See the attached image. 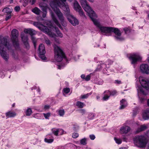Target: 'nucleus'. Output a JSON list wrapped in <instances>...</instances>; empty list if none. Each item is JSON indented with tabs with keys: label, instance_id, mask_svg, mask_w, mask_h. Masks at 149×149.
Listing matches in <instances>:
<instances>
[{
	"label": "nucleus",
	"instance_id": "1",
	"mask_svg": "<svg viewBox=\"0 0 149 149\" xmlns=\"http://www.w3.org/2000/svg\"><path fill=\"white\" fill-rule=\"evenodd\" d=\"M62 3H61L59 0H52L50 2V5L57 15L59 19L62 23L64 21V18L60 10L58 8V6L62 8L65 11L68 12L69 9L68 6L65 2L66 0H61Z\"/></svg>",
	"mask_w": 149,
	"mask_h": 149
},
{
	"label": "nucleus",
	"instance_id": "2",
	"mask_svg": "<svg viewBox=\"0 0 149 149\" xmlns=\"http://www.w3.org/2000/svg\"><path fill=\"white\" fill-rule=\"evenodd\" d=\"M54 58L56 61L60 62L63 58L66 61H67V58L64 51L61 47H54Z\"/></svg>",
	"mask_w": 149,
	"mask_h": 149
},
{
	"label": "nucleus",
	"instance_id": "3",
	"mask_svg": "<svg viewBox=\"0 0 149 149\" xmlns=\"http://www.w3.org/2000/svg\"><path fill=\"white\" fill-rule=\"evenodd\" d=\"M134 144L139 148H144L148 143L146 137L143 135H139L133 139Z\"/></svg>",
	"mask_w": 149,
	"mask_h": 149
},
{
	"label": "nucleus",
	"instance_id": "4",
	"mask_svg": "<svg viewBox=\"0 0 149 149\" xmlns=\"http://www.w3.org/2000/svg\"><path fill=\"white\" fill-rule=\"evenodd\" d=\"M82 7L84 10L88 13L91 18L93 17H97V15L92 9L91 7L87 4L86 0H79Z\"/></svg>",
	"mask_w": 149,
	"mask_h": 149
},
{
	"label": "nucleus",
	"instance_id": "5",
	"mask_svg": "<svg viewBox=\"0 0 149 149\" xmlns=\"http://www.w3.org/2000/svg\"><path fill=\"white\" fill-rule=\"evenodd\" d=\"M95 17H93L91 19L93 22L94 24L98 27L101 32L105 34L110 33H111V27H107L102 26L98 22Z\"/></svg>",
	"mask_w": 149,
	"mask_h": 149
},
{
	"label": "nucleus",
	"instance_id": "6",
	"mask_svg": "<svg viewBox=\"0 0 149 149\" xmlns=\"http://www.w3.org/2000/svg\"><path fill=\"white\" fill-rule=\"evenodd\" d=\"M12 47H0V54L2 57L6 61H7L9 58V55L6 52V51L7 49L13 55L14 52L11 49Z\"/></svg>",
	"mask_w": 149,
	"mask_h": 149
},
{
	"label": "nucleus",
	"instance_id": "7",
	"mask_svg": "<svg viewBox=\"0 0 149 149\" xmlns=\"http://www.w3.org/2000/svg\"><path fill=\"white\" fill-rule=\"evenodd\" d=\"M11 39L13 44L16 47H18L19 46V43L17 38L19 35L18 31L16 29H13L11 31Z\"/></svg>",
	"mask_w": 149,
	"mask_h": 149
},
{
	"label": "nucleus",
	"instance_id": "8",
	"mask_svg": "<svg viewBox=\"0 0 149 149\" xmlns=\"http://www.w3.org/2000/svg\"><path fill=\"white\" fill-rule=\"evenodd\" d=\"M112 32H113L115 33V35L114 37L116 40L121 41L124 40V38L121 36L120 31L118 28L111 27V33Z\"/></svg>",
	"mask_w": 149,
	"mask_h": 149
},
{
	"label": "nucleus",
	"instance_id": "9",
	"mask_svg": "<svg viewBox=\"0 0 149 149\" xmlns=\"http://www.w3.org/2000/svg\"><path fill=\"white\" fill-rule=\"evenodd\" d=\"M75 10L78 13L81 17H86V15L81 7L76 0H75Z\"/></svg>",
	"mask_w": 149,
	"mask_h": 149
},
{
	"label": "nucleus",
	"instance_id": "10",
	"mask_svg": "<svg viewBox=\"0 0 149 149\" xmlns=\"http://www.w3.org/2000/svg\"><path fill=\"white\" fill-rule=\"evenodd\" d=\"M139 79L142 86L146 89L148 90L149 87L148 79L142 77H139Z\"/></svg>",
	"mask_w": 149,
	"mask_h": 149
},
{
	"label": "nucleus",
	"instance_id": "11",
	"mask_svg": "<svg viewBox=\"0 0 149 149\" xmlns=\"http://www.w3.org/2000/svg\"><path fill=\"white\" fill-rule=\"evenodd\" d=\"M129 58L131 61V63L132 64H135L138 61L141 59V57L137 54H132L129 57Z\"/></svg>",
	"mask_w": 149,
	"mask_h": 149
},
{
	"label": "nucleus",
	"instance_id": "12",
	"mask_svg": "<svg viewBox=\"0 0 149 149\" xmlns=\"http://www.w3.org/2000/svg\"><path fill=\"white\" fill-rule=\"evenodd\" d=\"M40 29L43 32L47 34L50 37L54 38H55L56 37V34L50 31L49 29L46 26L42 25Z\"/></svg>",
	"mask_w": 149,
	"mask_h": 149
},
{
	"label": "nucleus",
	"instance_id": "13",
	"mask_svg": "<svg viewBox=\"0 0 149 149\" xmlns=\"http://www.w3.org/2000/svg\"><path fill=\"white\" fill-rule=\"evenodd\" d=\"M140 69L142 72L146 74H149V66L146 64H143L141 65Z\"/></svg>",
	"mask_w": 149,
	"mask_h": 149
},
{
	"label": "nucleus",
	"instance_id": "14",
	"mask_svg": "<svg viewBox=\"0 0 149 149\" xmlns=\"http://www.w3.org/2000/svg\"><path fill=\"white\" fill-rule=\"evenodd\" d=\"M0 44L1 46L5 47H8L10 46L9 42L7 41L6 38H0Z\"/></svg>",
	"mask_w": 149,
	"mask_h": 149
},
{
	"label": "nucleus",
	"instance_id": "15",
	"mask_svg": "<svg viewBox=\"0 0 149 149\" xmlns=\"http://www.w3.org/2000/svg\"><path fill=\"white\" fill-rule=\"evenodd\" d=\"M21 36L22 41L23 42L24 45L26 46V47L28 46L29 44L27 36L23 33H22L21 34Z\"/></svg>",
	"mask_w": 149,
	"mask_h": 149
},
{
	"label": "nucleus",
	"instance_id": "16",
	"mask_svg": "<svg viewBox=\"0 0 149 149\" xmlns=\"http://www.w3.org/2000/svg\"><path fill=\"white\" fill-rule=\"evenodd\" d=\"M130 130V128L127 126L122 127L120 130V132L121 134H127Z\"/></svg>",
	"mask_w": 149,
	"mask_h": 149
},
{
	"label": "nucleus",
	"instance_id": "17",
	"mask_svg": "<svg viewBox=\"0 0 149 149\" xmlns=\"http://www.w3.org/2000/svg\"><path fill=\"white\" fill-rule=\"evenodd\" d=\"M24 32L26 33L29 34L31 36V37L35 35L36 33L35 31L31 29H25L24 30Z\"/></svg>",
	"mask_w": 149,
	"mask_h": 149
},
{
	"label": "nucleus",
	"instance_id": "18",
	"mask_svg": "<svg viewBox=\"0 0 149 149\" xmlns=\"http://www.w3.org/2000/svg\"><path fill=\"white\" fill-rule=\"evenodd\" d=\"M51 17H52V19H53V20L54 22L57 25V26H58L59 28L61 29H63V28L61 26V24H60L59 22H58V21L55 17L54 16V13L52 12H51Z\"/></svg>",
	"mask_w": 149,
	"mask_h": 149
},
{
	"label": "nucleus",
	"instance_id": "19",
	"mask_svg": "<svg viewBox=\"0 0 149 149\" xmlns=\"http://www.w3.org/2000/svg\"><path fill=\"white\" fill-rule=\"evenodd\" d=\"M40 48H42L41 50H42V52H40V54H39V57L42 60H45L47 58L45 55L46 53L45 47H40Z\"/></svg>",
	"mask_w": 149,
	"mask_h": 149
},
{
	"label": "nucleus",
	"instance_id": "20",
	"mask_svg": "<svg viewBox=\"0 0 149 149\" xmlns=\"http://www.w3.org/2000/svg\"><path fill=\"white\" fill-rule=\"evenodd\" d=\"M147 128V126L144 125H141L139 128H137L136 131V133L137 134L141 131L145 130Z\"/></svg>",
	"mask_w": 149,
	"mask_h": 149
},
{
	"label": "nucleus",
	"instance_id": "21",
	"mask_svg": "<svg viewBox=\"0 0 149 149\" xmlns=\"http://www.w3.org/2000/svg\"><path fill=\"white\" fill-rule=\"evenodd\" d=\"M6 114L7 118H9L15 116L16 115V113L14 112L9 111L6 113Z\"/></svg>",
	"mask_w": 149,
	"mask_h": 149
},
{
	"label": "nucleus",
	"instance_id": "22",
	"mask_svg": "<svg viewBox=\"0 0 149 149\" xmlns=\"http://www.w3.org/2000/svg\"><path fill=\"white\" fill-rule=\"evenodd\" d=\"M143 118L145 120L149 118V109L147 110L143 114Z\"/></svg>",
	"mask_w": 149,
	"mask_h": 149
},
{
	"label": "nucleus",
	"instance_id": "23",
	"mask_svg": "<svg viewBox=\"0 0 149 149\" xmlns=\"http://www.w3.org/2000/svg\"><path fill=\"white\" fill-rule=\"evenodd\" d=\"M13 10L12 8L11 7H6L4 8L2 11L4 13L7 14H11Z\"/></svg>",
	"mask_w": 149,
	"mask_h": 149
},
{
	"label": "nucleus",
	"instance_id": "24",
	"mask_svg": "<svg viewBox=\"0 0 149 149\" xmlns=\"http://www.w3.org/2000/svg\"><path fill=\"white\" fill-rule=\"evenodd\" d=\"M81 77L83 79L87 81L90 79L91 76L90 75H88L86 77L84 74H83L81 75Z\"/></svg>",
	"mask_w": 149,
	"mask_h": 149
},
{
	"label": "nucleus",
	"instance_id": "25",
	"mask_svg": "<svg viewBox=\"0 0 149 149\" xmlns=\"http://www.w3.org/2000/svg\"><path fill=\"white\" fill-rule=\"evenodd\" d=\"M32 11L37 15H39L41 12V10L38 8L35 7L32 10Z\"/></svg>",
	"mask_w": 149,
	"mask_h": 149
},
{
	"label": "nucleus",
	"instance_id": "26",
	"mask_svg": "<svg viewBox=\"0 0 149 149\" xmlns=\"http://www.w3.org/2000/svg\"><path fill=\"white\" fill-rule=\"evenodd\" d=\"M117 91H110L109 90L105 91L104 92V93H109L110 94V95H115L117 93Z\"/></svg>",
	"mask_w": 149,
	"mask_h": 149
},
{
	"label": "nucleus",
	"instance_id": "27",
	"mask_svg": "<svg viewBox=\"0 0 149 149\" xmlns=\"http://www.w3.org/2000/svg\"><path fill=\"white\" fill-rule=\"evenodd\" d=\"M76 106L80 108H83L84 106V103L79 101H78L76 103Z\"/></svg>",
	"mask_w": 149,
	"mask_h": 149
},
{
	"label": "nucleus",
	"instance_id": "28",
	"mask_svg": "<svg viewBox=\"0 0 149 149\" xmlns=\"http://www.w3.org/2000/svg\"><path fill=\"white\" fill-rule=\"evenodd\" d=\"M52 133L54 134V135L56 136L58 135V129H56L55 128H53L52 130Z\"/></svg>",
	"mask_w": 149,
	"mask_h": 149
},
{
	"label": "nucleus",
	"instance_id": "29",
	"mask_svg": "<svg viewBox=\"0 0 149 149\" xmlns=\"http://www.w3.org/2000/svg\"><path fill=\"white\" fill-rule=\"evenodd\" d=\"M55 29L58 36L60 38H62L63 37V35L62 33H61L58 30L57 28L55 27Z\"/></svg>",
	"mask_w": 149,
	"mask_h": 149
},
{
	"label": "nucleus",
	"instance_id": "30",
	"mask_svg": "<svg viewBox=\"0 0 149 149\" xmlns=\"http://www.w3.org/2000/svg\"><path fill=\"white\" fill-rule=\"evenodd\" d=\"M58 114L61 116H63L65 113V111L64 109H59L58 111Z\"/></svg>",
	"mask_w": 149,
	"mask_h": 149
},
{
	"label": "nucleus",
	"instance_id": "31",
	"mask_svg": "<svg viewBox=\"0 0 149 149\" xmlns=\"http://www.w3.org/2000/svg\"><path fill=\"white\" fill-rule=\"evenodd\" d=\"M92 93H87L86 95H81L80 96V98L82 99L87 98Z\"/></svg>",
	"mask_w": 149,
	"mask_h": 149
},
{
	"label": "nucleus",
	"instance_id": "32",
	"mask_svg": "<svg viewBox=\"0 0 149 149\" xmlns=\"http://www.w3.org/2000/svg\"><path fill=\"white\" fill-rule=\"evenodd\" d=\"M32 112L31 109V108H29L28 109L26 112V115L27 116H30Z\"/></svg>",
	"mask_w": 149,
	"mask_h": 149
},
{
	"label": "nucleus",
	"instance_id": "33",
	"mask_svg": "<svg viewBox=\"0 0 149 149\" xmlns=\"http://www.w3.org/2000/svg\"><path fill=\"white\" fill-rule=\"evenodd\" d=\"M81 144L83 145H85L87 144L86 139L85 138L82 139L80 141Z\"/></svg>",
	"mask_w": 149,
	"mask_h": 149
},
{
	"label": "nucleus",
	"instance_id": "34",
	"mask_svg": "<svg viewBox=\"0 0 149 149\" xmlns=\"http://www.w3.org/2000/svg\"><path fill=\"white\" fill-rule=\"evenodd\" d=\"M31 39L33 43L34 47H36V43L37 42V40L34 36H32L31 37Z\"/></svg>",
	"mask_w": 149,
	"mask_h": 149
},
{
	"label": "nucleus",
	"instance_id": "35",
	"mask_svg": "<svg viewBox=\"0 0 149 149\" xmlns=\"http://www.w3.org/2000/svg\"><path fill=\"white\" fill-rule=\"evenodd\" d=\"M63 91L64 93L67 94L70 92V89L69 88H66L63 89Z\"/></svg>",
	"mask_w": 149,
	"mask_h": 149
},
{
	"label": "nucleus",
	"instance_id": "36",
	"mask_svg": "<svg viewBox=\"0 0 149 149\" xmlns=\"http://www.w3.org/2000/svg\"><path fill=\"white\" fill-rule=\"evenodd\" d=\"M54 140L53 139H48L46 138H45V142H47L48 143H51L53 142Z\"/></svg>",
	"mask_w": 149,
	"mask_h": 149
},
{
	"label": "nucleus",
	"instance_id": "37",
	"mask_svg": "<svg viewBox=\"0 0 149 149\" xmlns=\"http://www.w3.org/2000/svg\"><path fill=\"white\" fill-rule=\"evenodd\" d=\"M114 139L116 143L118 144H120L122 142V141L120 139H117L116 137H115Z\"/></svg>",
	"mask_w": 149,
	"mask_h": 149
},
{
	"label": "nucleus",
	"instance_id": "38",
	"mask_svg": "<svg viewBox=\"0 0 149 149\" xmlns=\"http://www.w3.org/2000/svg\"><path fill=\"white\" fill-rule=\"evenodd\" d=\"M50 113H43V115L45 118L47 119H48L49 117L50 116Z\"/></svg>",
	"mask_w": 149,
	"mask_h": 149
},
{
	"label": "nucleus",
	"instance_id": "39",
	"mask_svg": "<svg viewBox=\"0 0 149 149\" xmlns=\"http://www.w3.org/2000/svg\"><path fill=\"white\" fill-rule=\"evenodd\" d=\"M72 19H70L68 18V21H69V22L71 23L73 25H74V23H73V21H72V20H73L74 22V17L73 16H72Z\"/></svg>",
	"mask_w": 149,
	"mask_h": 149
},
{
	"label": "nucleus",
	"instance_id": "40",
	"mask_svg": "<svg viewBox=\"0 0 149 149\" xmlns=\"http://www.w3.org/2000/svg\"><path fill=\"white\" fill-rule=\"evenodd\" d=\"M123 30L125 34H127L130 31V30L128 28H124Z\"/></svg>",
	"mask_w": 149,
	"mask_h": 149
},
{
	"label": "nucleus",
	"instance_id": "41",
	"mask_svg": "<svg viewBox=\"0 0 149 149\" xmlns=\"http://www.w3.org/2000/svg\"><path fill=\"white\" fill-rule=\"evenodd\" d=\"M121 106L120 108V109H124L125 107L127 106V104H120Z\"/></svg>",
	"mask_w": 149,
	"mask_h": 149
},
{
	"label": "nucleus",
	"instance_id": "42",
	"mask_svg": "<svg viewBox=\"0 0 149 149\" xmlns=\"http://www.w3.org/2000/svg\"><path fill=\"white\" fill-rule=\"evenodd\" d=\"M11 17V14H7L6 18V20H8V19L10 18Z\"/></svg>",
	"mask_w": 149,
	"mask_h": 149
},
{
	"label": "nucleus",
	"instance_id": "43",
	"mask_svg": "<svg viewBox=\"0 0 149 149\" xmlns=\"http://www.w3.org/2000/svg\"><path fill=\"white\" fill-rule=\"evenodd\" d=\"M110 96L107 95L106 94L105 95L104 97H103V99L104 100H106L108 99V98Z\"/></svg>",
	"mask_w": 149,
	"mask_h": 149
},
{
	"label": "nucleus",
	"instance_id": "44",
	"mask_svg": "<svg viewBox=\"0 0 149 149\" xmlns=\"http://www.w3.org/2000/svg\"><path fill=\"white\" fill-rule=\"evenodd\" d=\"M45 42L47 44V46H49L50 45V40L48 39L46 40Z\"/></svg>",
	"mask_w": 149,
	"mask_h": 149
},
{
	"label": "nucleus",
	"instance_id": "45",
	"mask_svg": "<svg viewBox=\"0 0 149 149\" xmlns=\"http://www.w3.org/2000/svg\"><path fill=\"white\" fill-rule=\"evenodd\" d=\"M120 104H127V103L126 102V101L124 99H122L120 101Z\"/></svg>",
	"mask_w": 149,
	"mask_h": 149
},
{
	"label": "nucleus",
	"instance_id": "46",
	"mask_svg": "<svg viewBox=\"0 0 149 149\" xmlns=\"http://www.w3.org/2000/svg\"><path fill=\"white\" fill-rule=\"evenodd\" d=\"M64 130L61 129H58V132L60 133L61 134H64Z\"/></svg>",
	"mask_w": 149,
	"mask_h": 149
},
{
	"label": "nucleus",
	"instance_id": "47",
	"mask_svg": "<svg viewBox=\"0 0 149 149\" xmlns=\"http://www.w3.org/2000/svg\"><path fill=\"white\" fill-rule=\"evenodd\" d=\"M140 91L141 93L143 95H146L147 93L143 90L142 88H141L140 89Z\"/></svg>",
	"mask_w": 149,
	"mask_h": 149
},
{
	"label": "nucleus",
	"instance_id": "48",
	"mask_svg": "<svg viewBox=\"0 0 149 149\" xmlns=\"http://www.w3.org/2000/svg\"><path fill=\"white\" fill-rule=\"evenodd\" d=\"M90 139L92 140H93L95 138V136L94 135H91L89 136Z\"/></svg>",
	"mask_w": 149,
	"mask_h": 149
},
{
	"label": "nucleus",
	"instance_id": "49",
	"mask_svg": "<svg viewBox=\"0 0 149 149\" xmlns=\"http://www.w3.org/2000/svg\"><path fill=\"white\" fill-rule=\"evenodd\" d=\"M42 10L43 12H47V8L45 6H42Z\"/></svg>",
	"mask_w": 149,
	"mask_h": 149
},
{
	"label": "nucleus",
	"instance_id": "50",
	"mask_svg": "<svg viewBox=\"0 0 149 149\" xmlns=\"http://www.w3.org/2000/svg\"><path fill=\"white\" fill-rule=\"evenodd\" d=\"M20 7L19 6H16L15 7V10L16 11H19L20 10Z\"/></svg>",
	"mask_w": 149,
	"mask_h": 149
},
{
	"label": "nucleus",
	"instance_id": "51",
	"mask_svg": "<svg viewBox=\"0 0 149 149\" xmlns=\"http://www.w3.org/2000/svg\"><path fill=\"white\" fill-rule=\"evenodd\" d=\"M82 114V115L84 114L85 113V111L84 109H81L79 111Z\"/></svg>",
	"mask_w": 149,
	"mask_h": 149
},
{
	"label": "nucleus",
	"instance_id": "52",
	"mask_svg": "<svg viewBox=\"0 0 149 149\" xmlns=\"http://www.w3.org/2000/svg\"><path fill=\"white\" fill-rule=\"evenodd\" d=\"M33 25L34 26H36L38 28H41L40 27H39V26H38V22H34L33 23Z\"/></svg>",
	"mask_w": 149,
	"mask_h": 149
},
{
	"label": "nucleus",
	"instance_id": "53",
	"mask_svg": "<svg viewBox=\"0 0 149 149\" xmlns=\"http://www.w3.org/2000/svg\"><path fill=\"white\" fill-rule=\"evenodd\" d=\"M115 83L116 84H120L121 83V82L120 81L118 80H116L115 81Z\"/></svg>",
	"mask_w": 149,
	"mask_h": 149
},
{
	"label": "nucleus",
	"instance_id": "54",
	"mask_svg": "<svg viewBox=\"0 0 149 149\" xmlns=\"http://www.w3.org/2000/svg\"><path fill=\"white\" fill-rule=\"evenodd\" d=\"M50 106L49 105H45V106L44 108L45 109H48L49 108Z\"/></svg>",
	"mask_w": 149,
	"mask_h": 149
},
{
	"label": "nucleus",
	"instance_id": "55",
	"mask_svg": "<svg viewBox=\"0 0 149 149\" xmlns=\"http://www.w3.org/2000/svg\"><path fill=\"white\" fill-rule=\"evenodd\" d=\"M40 47H38V52L39 54H40V52H42V50H41V49H42V48H40Z\"/></svg>",
	"mask_w": 149,
	"mask_h": 149
},
{
	"label": "nucleus",
	"instance_id": "56",
	"mask_svg": "<svg viewBox=\"0 0 149 149\" xmlns=\"http://www.w3.org/2000/svg\"><path fill=\"white\" fill-rule=\"evenodd\" d=\"M36 1V0H30V2L31 3V5L33 4Z\"/></svg>",
	"mask_w": 149,
	"mask_h": 149
},
{
	"label": "nucleus",
	"instance_id": "57",
	"mask_svg": "<svg viewBox=\"0 0 149 149\" xmlns=\"http://www.w3.org/2000/svg\"><path fill=\"white\" fill-rule=\"evenodd\" d=\"M47 13V12H43V14L42 15V17H43L44 18V17H45Z\"/></svg>",
	"mask_w": 149,
	"mask_h": 149
},
{
	"label": "nucleus",
	"instance_id": "58",
	"mask_svg": "<svg viewBox=\"0 0 149 149\" xmlns=\"http://www.w3.org/2000/svg\"><path fill=\"white\" fill-rule=\"evenodd\" d=\"M79 24V21L76 18H75V25L78 24Z\"/></svg>",
	"mask_w": 149,
	"mask_h": 149
},
{
	"label": "nucleus",
	"instance_id": "59",
	"mask_svg": "<svg viewBox=\"0 0 149 149\" xmlns=\"http://www.w3.org/2000/svg\"><path fill=\"white\" fill-rule=\"evenodd\" d=\"M63 66H62V65H58V68H57L58 69H60L61 68V67Z\"/></svg>",
	"mask_w": 149,
	"mask_h": 149
},
{
	"label": "nucleus",
	"instance_id": "60",
	"mask_svg": "<svg viewBox=\"0 0 149 149\" xmlns=\"http://www.w3.org/2000/svg\"><path fill=\"white\" fill-rule=\"evenodd\" d=\"M79 136V134L77 133H75V138H77Z\"/></svg>",
	"mask_w": 149,
	"mask_h": 149
},
{
	"label": "nucleus",
	"instance_id": "61",
	"mask_svg": "<svg viewBox=\"0 0 149 149\" xmlns=\"http://www.w3.org/2000/svg\"><path fill=\"white\" fill-rule=\"evenodd\" d=\"M44 46V45L43 44H40L38 47H43Z\"/></svg>",
	"mask_w": 149,
	"mask_h": 149
},
{
	"label": "nucleus",
	"instance_id": "62",
	"mask_svg": "<svg viewBox=\"0 0 149 149\" xmlns=\"http://www.w3.org/2000/svg\"><path fill=\"white\" fill-rule=\"evenodd\" d=\"M147 104L148 106H149V99L147 101Z\"/></svg>",
	"mask_w": 149,
	"mask_h": 149
},
{
	"label": "nucleus",
	"instance_id": "63",
	"mask_svg": "<svg viewBox=\"0 0 149 149\" xmlns=\"http://www.w3.org/2000/svg\"><path fill=\"white\" fill-rule=\"evenodd\" d=\"M90 1L93 2L94 1V0H88Z\"/></svg>",
	"mask_w": 149,
	"mask_h": 149
},
{
	"label": "nucleus",
	"instance_id": "64",
	"mask_svg": "<svg viewBox=\"0 0 149 149\" xmlns=\"http://www.w3.org/2000/svg\"><path fill=\"white\" fill-rule=\"evenodd\" d=\"M148 62L149 63V56L148 57Z\"/></svg>",
	"mask_w": 149,
	"mask_h": 149
}]
</instances>
